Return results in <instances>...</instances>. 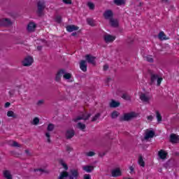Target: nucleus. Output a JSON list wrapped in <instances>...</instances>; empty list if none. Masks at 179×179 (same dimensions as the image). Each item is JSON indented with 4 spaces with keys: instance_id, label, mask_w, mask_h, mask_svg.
<instances>
[{
    "instance_id": "1",
    "label": "nucleus",
    "mask_w": 179,
    "mask_h": 179,
    "mask_svg": "<svg viewBox=\"0 0 179 179\" xmlns=\"http://www.w3.org/2000/svg\"><path fill=\"white\" fill-rule=\"evenodd\" d=\"M70 173L71 176H69L66 171L62 172L58 179H76L79 176V171L77 169H72L70 171Z\"/></svg>"
},
{
    "instance_id": "2",
    "label": "nucleus",
    "mask_w": 179,
    "mask_h": 179,
    "mask_svg": "<svg viewBox=\"0 0 179 179\" xmlns=\"http://www.w3.org/2000/svg\"><path fill=\"white\" fill-rule=\"evenodd\" d=\"M150 85H155L157 82V86H160L162 84V82L163 81V78L159 77V74L155 73L152 71H150Z\"/></svg>"
},
{
    "instance_id": "3",
    "label": "nucleus",
    "mask_w": 179,
    "mask_h": 179,
    "mask_svg": "<svg viewBox=\"0 0 179 179\" xmlns=\"http://www.w3.org/2000/svg\"><path fill=\"white\" fill-rule=\"evenodd\" d=\"M38 16H43V10L45 9V2L44 1H40L37 3Z\"/></svg>"
},
{
    "instance_id": "4",
    "label": "nucleus",
    "mask_w": 179,
    "mask_h": 179,
    "mask_svg": "<svg viewBox=\"0 0 179 179\" xmlns=\"http://www.w3.org/2000/svg\"><path fill=\"white\" fill-rule=\"evenodd\" d=\"M136 117V113L131 112L129 113H125L123 117H120V121H129L132 118Z\"/></svg>"
},
{
    "instance_id": "5",
    "label": "nucleus",
    "mask_w": 179,
    "mask_h": 179,
    "mask_svg": "<svg viewBox=\"0 0 179 179\" xmlns=\"http://www.w3.org/2000/svg\"><path fill=\"white\" fill-rule=\"evenodd\" d=\"M150 99H152V96L149 95L148 94L141 93L140 94V99L143 103H148L150 101Z\"/></svg>"
},
{
    "instance_id": "6",
    "label": "nucleus",
    "mask_w": 179,
    "mask_h": 179,
    "mask_svg": "<svg viewBox=\"0 0 179 179\" xmlns=\"http://www.w3.org/2000/svg\"><path fill=\"white\" fill-rule=\"evenodd\" d=\"M90 117H92V114L90 113H85L82 115V116H78L76 119L73 120V121L75 122H77L78 121H79L80 120H89V118H90Z\"/></svg>"
},
{
    "instance_id": "7",
    "label": "nucleus",
    "mask_w": 179,
    "mask_h": 179,
    "mask_svg": "<svg viewBox=\"0 0 179 179\" xmlns=\"http://www.w3.org/2000/svg\"><path fill=\"white\" fill-rule=\"evenodd\" d=\"M113 16H114V13L111 10H106L103 13V17L106 20H111V19H113Z\"/></svg>"
},
{
    "instance_id": "8",
    "label": "nucleus",
    "mask_w": 179,
    "mask_h": 179,
    "mask_svg": "<svg viewBox=\"0 0 179 179\" xmlns=\"http://www.w3.org/2000/svg\"><path fill=\"white\" fill-rule=\"evenodd\" d=\"M31 64H33V57L30 56L25 57V59L22 62V64L24 66H30Z\"/></svg>"
},
{
    "instance_id": "9",
    "label": "nucleus",
    "mask_w": 179,
    "mask_h": 179,
    "mask_svg": "<svg viewBox=\"0 0 179 179\" xmlns=\"http://www.w3.org/2000/svg\"><path fill=\"white\" fill-rule=\"evenodd\" d=\"M111 176L112 177H121V176H122V173L121 172V169H120V168H116L115 169H113L111 171Z\"/></svg>"
},
{
    "instance_id": "10",
    "label": "nucleus",
    "mask_w": 179,
    "mask_h": 179,
    "mask_svg": "<svg viewBox=\"0 0 179 179\" xmlns=\"http://www.w3.org/2000/svg\"><path fill=\"white\" fill-rule=\"evenodd\" d=\"M103 40L105 41V43H113V41H114V40H115V36H113V35H110V34H106L103 36Z\"/></svg>"
},
{
    "instance_id": "11",
    "label": "nucleus",
    "mask_w": 179,
    "mask_h": 179,
    "mask_svg": "<svg viewBox=\"0 0 179 179\" xmlns=\"http://www.w3.org/2000/svg\"><path fill=\"white\" fill-rule=\"evenodd\" d=\"M85 59L88 64H92V65H96V62L94 60L96 59V57L90 55H85Z\"/></svg>"
},
{
    "instance_id": "12",
    "label": "nucleus",
    "mask_w": 179,
    "mask_h": 179,
    "mask_svg": "<svg viewBox=\"0 0 179 179\" xmlns=\"http://www.w3.org/2000/svg\"><path fill=\"white\" fill-rule=\"evenodd\" d=\"M0 26H12V22L8 18L0 20Z\"/></svg>"
},
{
    "instance_id": "13",
    "label": "nucleus",
    "mask_w": 179,
    "mask_h": 179,
    "mask_svg": "<svg viewBox=\"0 0 179 179\" xmlns=\"http://www.w3.org/2000/svg\"><path fill=\"white\" fill-rule=\"evenodd\" d=\"M73 136H75V130L72 129H68L66 132V139H71Z\"/></svg>"
},
{
    "instance_id": "14",
    "label": "nucleus",
    "mask_w": 179,
    "mask_h": 179,
    "mask_svg": "<svg viewBox=\"0 0 179 179\" xmlns=\"http://www.w3.org/2000/svg\"><path fill=\"white\" fill-rule=\"evenodd\" d=\"M170 142H171V143H178L179 136L176 134H171L170 136Z\"/></svg>"
},
{
    "instance_id": "15",
    "label": "nucleus",
    "mask_w": 179,
    "mask_h": 179,
    "mask_svg": "<svg viewBox=\"0 0 179 179\" xmlns=\"http://www.w3.org/2000/svg\"><path fill=\"white\" fill-rule=\"evenodd\" d=\"M80 69L83 72H86L87 71V64L85 60H81L80 62Z\"/></svg>"
},
{
    "instance_id": "16",
    "label": "nucleus",
    "mask_w": 179,
    "mask_h": 179,
    "mask_svg": "<svg viewBox=\"0 0 179 179\" xmlns=\"http://www.w3.org/2000/svg\"><path fill=\"white\" fill-rule=\"evenodd\" d=\"M64 73H65L64 69H61L57 72L55 77L56 82H59V80H61V78H62V75H64Z\"/></svg>"
},
{
    "instance_id": "17",
    "label": "nucleus",
    "mask_w": 179,
    "mask_h": 179,
    "mask_svg": "<svg viewBox=\"0 0 179 179\" xmlns=\"http://www.w3.org/2000/svg\"><path fill=\"white\" fill-rule=\"evenodd\" d=\"M158 156L159 159H162V160H165V159L167 158V152H166L164 150H160L158 152Z\"/></svg>"
},
{
    "instance_id": "18",
    "label": "nucleus",
    "mask_w": 179,
    "mask_h": 179,
    "mask_svg": "<svg viewBox=\"0 0 179 179\" xmlns=\"http://www.w3.org/2000/svg\"><path fill=\"white\" fill-rule=\"evenodd\" d=\"M3 176L6 179H13V177L12 176V173H10V171H8V170H4L3 171Z\"/></svg>"
},
{
    "instance_id": "19",
    "label": "nucleus",
    "mask_w": 179,
    "mask_h": 179,
    "mask_svg": "<svg viewBox=\"0 0 179 179\" xmlns=\"http://www.w3.org/2000/svg\"><path fill=\"white\" fill-rule=\"evenodd\" d=\"M66 30L69 33H72V31H76V30H79V27L75 25H68L66 27Z\"/></svg>"
},
{
    "instance_id": "20",
    "label": "nucleus",
    "mask_w": 179,
    "mask_h": 179,
    "mask_svg": "<svg viewBox=\"0 0 179 179\" xmlns=\"http://www.w3.org/2000/svg\"><path fill=\"white\" fill-rule=\"evenodd\" d=\"M155 136V131H149L145 133V136L144 138L148 141V139H150Z\"/></svg>"
},
{
    "instance_id": "21",
    "label": "nucleus",
    "mask_w": 179,
    "mask_h": 179,
    "mask_svg": "<svg viewBox=\"0 0 179 179\" xmlns=\"http://www.w3.org/2000/svg\"><path fill=\"white\" fill-rule=\"evenodd\" d=\"M83 170H84V171H86V173H92V171L94 170V166L89 165L84 166H83Z\"/></svg>"
},
{
    "instance_id": "22",
    "label": "nucleus",
    "mask_w": 179,
    "mask_h": 179,
    "mask_svg": "<svg viewBox=\"0 0 179 179\" xmlns=\"http://www.w3.org/2000/svg\"><path fill=\"white\" fill-rule=\"evenodd\" d=\"M36 25L34 22H30L27 26V31H34L36 30Z\"/></svg>"
},
{
    "instance_id": "23",
    "label": "nucleus",
    "mask_w": 179,
    "mask_h": 179,
    "mask_svg": "<svg viewBox=\"0 0 179 179\" xmlns=\"http://www.w3.org/2000/svg\"><path fill=\"white\" fill-rule=\"evenodd\" d=\"M110 107L111 108H115L117 107H120V102L112 100L111 102L110 103Z\"/></svg>"
},
{
    "instance_id": "24",
    "label": "nucleus",
    "mask_w": 179,
    "mask_h": 179,
    "mask_svg": "<svg viewBox=\"0 0 179 179\" xmlns=\"http://www.w3.org/2000/svg\"><path fill=\"white\" fill-rule=\"evenodd\" d=\"M110 24L113 27H117V26H118V20H115L114 18H112V19L110 20Z\"/></svg>"
},
{
    "instance_id": "25",
    "label": "nucleus",
    "mask_w": 179,
    "mask_h": 179,
    "mask_svg": "<svg viewBox=\"0 0 179 179\" xmlns=\"http://www.w3.org/2000/svg\"><path fill=\"white\" fill-rule=\"evenodd\" d=\"M122 99H123L124 100H126L127 101H130L131 96H129L128 93H124L122 95Z\"/></svg>"
},
{
    "instance_id": "26",
    "label": "nucleus",
    "mask_w": 179,
    "mask_h": 179,
    "mask_svg": "<svg viewBox=\"0 0 179 179\" xmlns=\"http://www.w3.org/2000/svg\"><path fill=\"white\" fill-rule=\"evenodd\" d=\"M100 117H101V113H96L92 119V122H94L96 121H97Z\"/></svg>"
},
{
    "instance_id": "27",
    "label": "nucleus",
    "mask_w": 179,
    "mask_h": 179,
    "mask_svg": "<svg viewBox=\"0 0 179 179\" xmlns=\"http://www.w3.org/2000/svg\"><path fill=\"white\" fill-rule=\"evenodd\" d=\"M158 38H159V40H167V38H166V34H164V31L159 32Z\"/></svg>"
},
{
    "instance_id": "28",
    "label": "nucleus",
    "mask_w": 179,
    "mask_h": 179,
    "mask_svg": "<svg viewBox=\"0 0 179 179\" xmlns=\"http://www.w3.org/2000/svg\"><path fill=\"white\" fill-rule=\"evenodd\" d=\"M77 127L81 131H85V129H86V125H85V124H82L81 122H78Z\"/></svg>"
},
{
    "instance_id": "29",
    "label": "nucleus",
    "mask_w": 179,
    "mask_h": 179,
    "mask_svg": "<svg viewBox=\"0 0 179 179\" xmlns=\"http://www.w3.org/2000/svg\"><path fill=\"white\" fill-rule=\"evenodd\" d=\"M34 171L35 173H38V176H41L42 173H47V171L43 169H34Z\"/></svg>"
},
{
    "instance_id": "30",
    "label": "nucleus",
    "mask_w": 179,
    "mask_h": 179,
    "mask_svg": "<svg viewBox=\"0 0 179 179\" xmlns=\"http://www.w3.org/2000/svg\"><path fill=\"white\" fill-rule=\"evenodd\" d=\"M55 128V126L54 124H49L48 125L47 131H48V132H51V131H54Z\"/></svg>"
},
{
    "instance_id": "31",
    "label": "nucleus",
    "mask_w": 179,
    "mask_h": 179,
    "mask_svg": "<svg viewBox=\"0 0 179 179\" xmlns=\"http://www.w3.org/2000/svg\"><path fill=\"white\" fill-rule=\"evenodd\" d=\"M10 145L14 148H20V145H19V143L16 141H10Z\"/></svg>"
},
{
    "instance_id": "32",
    "label": "nucleus",
    "mask_w": 179,
    "mask_h": 179,
    "mask_svg": "<svg viewBox=\"0 0 179 179\" xmlns=\"http://www.w3.org/2000/svg\"><path fill=\"white\" fill-rule=\"evenodd\" d=\"M114 3L117 5V6H120V5H124V0H114Z\"/></svg>"
},
{
    "instance_id": "33",
    "label": "nucleus",
    "mask_w": 179,
    "mask_h": 179,
    "mask_svg": "<svg viewBox=\"0 0 179 179\" xmlns=\"http://www.w3.org/2000/svg\"><path fill=\"white\" fill-rule=\"evenodd\" d=\"M138 164H140L141 167H145V162H143L142 157H139L138 158Z\"/></svg>"
},
{
    "instance_id": "34",
    "label": "nucleus",
    "mask_w": 179,
    "mask_h": 179,
    "mask_svg": "<svg viewBox=\"0 0 179 179\" xmlns=\"http://www.w3.org/2000/svg\"><path fill=\"white\" fill-rule=\"evenodd\" d=\"M87 23H88L90 26H94V20L92 18H87Z\"/></svg>"
},
{
    "instance_id": "35",
    "label": "nucleus",
    "mask_w": 179,
    "mask_h": 179,
    "mask_svg": "<svg viewBox=\"0 0 179 179\" xmlns=\"http://www.w3.org/2000/svg\"><path fill=\"white\" fill-rule=\"evenodd\" d=\"M120 115V113L117 111H113L111 113V118L115 119Z\"/></svg>"
},
{
    "instance_id": "36",
    "label": "nucleus",
    "mask_w": 179,
    "mask_h": 179,
    "mask_svg": "<svg viewBox=\"0 0 179 179\" xmlns=\"http://www.w3.org/2000/svg\"><path fill=\"white\" fill-rule=\"evenodd\" d=\"M63 78L64 79H70L71 78H72V75H71V73H64L63 74Z\"/></svg>"
},
{
    "instance_id": "37",
    "label": "nucleus",
    "mask_w": 179,
    "mask_h": 179,
    "mask_svg": "<svg viewBox=\"0 0 179 179\" xmlns=\"http://www.w3.org/2000/svg\"><path fill=\"white\" fill-rule=\"evenodd\" d=\"M7 115L8 117H13V118H16V115H15V113L12 110L8 111Z\"/></svg>"
},
{
    "instance_id": "38",
    "label": "nucleus",
    "mask_w": 179,
    "mask_h": 179,
    "mask_svg": "<svg viewBox=\"0 0 179 179\" xmlns=\"http://www.w3.org/2000/svg\"><path fill=\"white\" fill-rule=\"evenodd\" d=\"M156 115H157V120L158 122H161L162 121V115H160V113L159 111H156Z\"/></svg>"
},
{
    "instance_id": "39",
    "label": "nucleus",
    "mask_w": 179,
    "mask_h": 179,
    "mask_svg": "<svg viewBox=\"0 0 179 179\" xmlns=\"http://www.w3.org/2000/svg\"><path fill=\"white\" fill-rule=\"evenodd\" d=\"M55 22H57V23H61V22H62V17L60 15H57L55 17Z\"/></svg>"
},
{
    "instance_id": "40",
    "label": "nucleus",
    "mask_w": 179,
    "mask_h": 179,
    "mask_svg": "<svg viewBox=\"0 0 179 179\" xmlns=\"http://www.w3.org/2000/svg\"><path fill=\"white\" fill-rule=\"evenodd\" d=\"M38 122H40V119H38V117H35L33 120L32 124L34 125H37L38 124Z\"/></svg>"
},
{
    "instance_id": "41",
    "label": "nucleus",
    "mask_w": 179,
    "mask_h": 179,
    "mask_svg": "<svg viewBox=\"0 0 179 179\" xmlns=\"http://www.w3.org/2000/svg\"><path fill=\"white\" fill-rule=\"evenodd\" d=\"M85 155L88 157H92V156H94V155H96V153L94 152H93V151H90L89 152H86Z\"/></svg>"
},
{
    "instance_id": "42",
    "label": "nucleus",
    "mask_w": 179,
    "mask_h": 179,
    "mask_svg": "<svg viewBox=\"0 0 179 179\" xmlns=\"http://www.w3.org/2000/svg\"><path fill=\"white\" fill-rule=\"evenodd\" d=\"M87 6L88 8H90V9H91L92 10H93V9H94V4L92 2H88L87 3Z\"/></svg>"
},
{
    "instance_id": "43",
    "label": "nucleus",
    "mask_w": 179,
    "mask_h": 179,
    "mask_svg": "<svg viewBox=\"0 0 179 179\" xmlns=\"http://www.w3.org/2000/svg\"><path fill=\"white\" fill-rule=\"evenodd\" d=\"M145 61H148V62H153V58L152 56H147L145 57Z\"/></svg>"
},
{
    "instance_id": "44",
    "label": "nucleus",
    "mask_w": 179,
    "mask_h": 179,
    "mask_svg": "<svg viewBox=\"0 0 179 179\" xmlns=\"http://www.w3.org/2000/svg\"><path fill=\"white\" fill-rule=\"evenodd\" d=\"M45 136L46 138H48V143H51V140L50 139V138L51 137V135L50 134V132H46L45 133Z\"/></svg>"
},
{
    "instance_id": "45",
    "label": "nucleus",
    "mask_w": 179,
    "mask_h": 179,
    "mask_svg": "<svg viewBox=\"0 0 179 179\" xmlns=\"http://www.w3.org/2000/svg\"><path fill=\"white\" fill-rule=\"evenodd\" d=\"M60 164H62V166L64 167L65 170H68V165H66V164H65L63 160L60 161Z\"/></svg>"
},
{
    "instance_id": "46",
    "label": "nucleus",
    "mask_w": 179,
    "mask_h": 179,
    "mask_svg": "<svg viewBox=\"0 0 179 179\" xmlns=\"http://www.w3.org/2000/svg\"><path fill=\"white\" fill-rule=\"evenodd\" d=\"M15 90H11L9 91V95H10V97H13V96L15 95Z\"/></svg>"
},
{
    "instance_id": "47",
    "label": "nucleus",
    "mask_w": 179,
    "mask_h": 179,
    "mask_svg": "<svg viewBox=\"0 0 179 179\" xmlns=\"http://www.w3.org/2000/svg\"><path fill=\"white\" fill-rule=\"evenodd\" d=\"M63 2L67 5H71V3H72V0H63Z\"/></svg>"
},
{
    "instance_id": "48",
    "label": "nucleus",
    "mask_w": 179,
    "mask_h": 179,
    "mask_svg": "<svg viewBox=\"0 0 179 179\" xmlns=\"http://www.w3.org/2000/svg\"><path fill=\"white\" fill-rule=\"evenodd\" d=\"M43 104H44V99H41V100L38 101L37 106H41Z\"/></svg>"
},
{
    "instance_id": "49",
    "label": "nucleus",
    "mask_w": 179,
    "mask_h": 179,
    "mask_svg": "<svg viewBox=\"0 0 179 179\" xmlns=\"http://www.w3.org/2000/svg\"><path fill=\"white\" fill-rule=\"evenodd\" d=\"M66 152H69V153H70V152H72V148H71V146L66 145Z\"/></svg>"
},
{
    "instance_id": "50",
    "label": "nucleus",
    "mask_w": 179,
    "mask_h": 179,
    "mask_svg": "<svg viewBox=\"0 0 179 179\" xmlns=\"http://www.w3.org/2000/svg\"><path fill=\"white\" fill-rule=\"evenodd\" d=\"M83 179H92V176L89 174H85Z\"/></svg>"
},
{
    "instance_id": "51",
    "label": "nucleus",
    "mask_w": 179,
    "mask_h": 179,
    "mask_svg": "<svg viewBox=\"0 0 179 179\" xmlns=\"http://www.w3.org/2000/svg\"><path fill=\"white\" fill-rule=\"evenodd\" d=\"M147 120H148V121H152L153 120V116L152 115L148 116Z\"/></svg>"
},
{
    "instance_id": "52",
    "label": "nucleus",
    "mask_w": 179,
    "mask_h": 179,
    "mask_svg": "<svg viewBox=\"0 0 179 179\" xmlns=\"http://www.w3.org/2000/svg\"><path fill=\"white\" fill-rule=\"evenodd\" d=\"M10 106V103L6 102V103H5V105H4V107H5L6 108H8V107H9Z\"/></svg>"
},
{
    "instance_id": "53",
    "label": "nucleus",
    "mask_w": 179,
    "mask_h": 179,
    "mask_svg": "<svg viewBox=\"0 0 179 179\" xmlns=\"http://www.w3.org/2000/svg\"><path fill=\"white\" fill-rule=\"evenodd\" d=\"M107 69H108V64H105L103 66V71H107Z\"/></svg>"
},
{
    "instance_id": "54",
    "label": "nucleus",
    "mask_w": 179,
    "mask_h": 179,
    "mask_svg": "<svg viewBox=\"0 0 179 179\" xmlns=\"http://www.w3.org/2000/svg\"><path fill=\"white\" fill-rule=\"evenodd\" d=\"M129 170H130V171H131L130 173H134L135 169L133 168V166H130V167H129Z\"/></svg>"
},
{
    "instance_id": "55",
    "label": "nucleus",
    "mask_w": 179,
    "mask_h": 179,
    "mask_svg": "<svg viewBox=\"0 0 179 179\" xmlns=\"http://www.w3.org/2000/svg\"><path fill=\"white\" fill-rule=\"evenodd\" d=\"M42 49H43V46H37L38 51H41Z\"/></svg>"
},
{
    "instance_id": "56",
    "label": "nucleus",
    "mask_w": 179,
    "mask_h": 179,
    "mask_svg": "<svg viewBox=\"0 0 179 179\" xmlns=\"http://www.w3.org/2000/svg\"><path fill=\"white\" fill-rule=\"evenodd\" d=\"M71 36H76V32H73V33L71 34Z\"/></svg>"
},
{
    "instance_id": "57",
    "label": "nucleus",
    "mask_w": 179,
    "mask_h": 179,
    "mask_svg": "<svg viewBox=\"0 0 179 179\" xmlns=\"http://www.w3.org/2000/svg\"><path fill=\"white\" fill-rule=\"evenodd\" d=\"M25 153H27V155H29V150H26Z\"/></svg>"
},
{
    "instance_id": "58",
    "label": "nucleus",
    "mask_w": 179,
    "mask_h": 179,
    "mask_svg": "<svg viewBox=\"0 0 179 179\" xmlns=\"http://www.w3.org/2000/svg\"><path fill=\"white\" fill-rule=\"evenodd\" d=\"M162 2L166 3V2H168V0H162Z\"/></svg>"
},
{
    "instance_id": "59",
    "label": "nucleus",
    "mask_w": 179,
    "mask_h": 179,
    "mask_svg": "<svg viewBox=\"0 0 179 179\" xmlns=\"http://www.w3.org/2000/svg\"><path fill=\"white\" fill-rule=\"evenodd\" d=\"M0 124H1V122H0Z\"/></svg>"
}]
</instances>
